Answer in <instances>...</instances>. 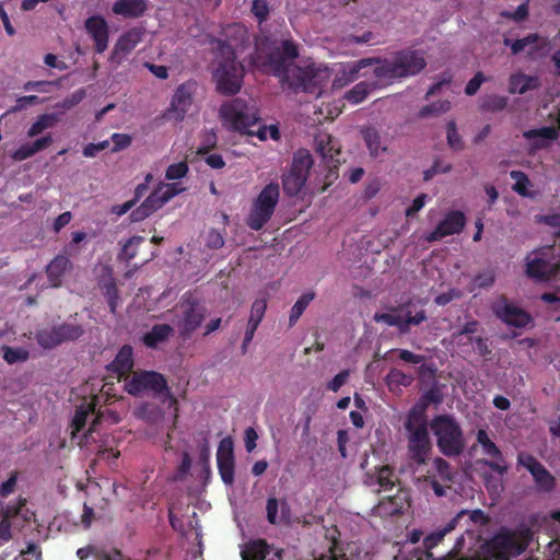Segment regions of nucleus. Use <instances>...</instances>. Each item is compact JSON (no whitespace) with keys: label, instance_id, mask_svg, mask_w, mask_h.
I'll list each match as a JSON object with an SVG mask.
<instances>
[{"label":"nucleus","instance_id":"f257e3e1","mask_svg":"<svg viewBox=\"0 0 560 560\" xmlns=\"http://www.w3.org/2000/svg\"><path fill=\"white\" fill-rule=\"evenodd\" d=\"M299 57V47L292 39L278 40L266 34L255 38L250 55L252 65L262 72L287 82L294 92L319 95L322 86L315 72L310 68L293 67Z\"/></svg>","mask_w":560,"mask_h":560},{"label":"nucleus","instance_id":"f03ea898","mask_svg":"<svg viewBox=\"0 0 560 560\" xmlns=\"http://www.w3.org/2000/svg\"><path fill=\"white\" fill-rule=\"evenodd\" d=\"M374 66L373 75L382 84H390L419 74L427 60L422 50L404 48L385 57L363 58L348 67L350 80H355L361 69Z\"/></svg>","mask_w":560,"mask_h":560},{"label":"nucleus","instance_id":"7ed1b4c3","mask_svg":"<svg viewBox=\"0 0 560 560\" xmlns=\"http://www.w3.org/2000/svg\"><path fill=\"white\" fill-rule=\"evenodd\" d=\"M244 67L237 62L233 47L224 42L217 44V67L213 80L217 91L223 95H234L240 92L243 84Z\"/></svg>","mask_w":560,"mask_h":560},{"label":"nucleus","instance_id":"20e7f679","mask_svg":"<svg viewBox=\"0 0 560 560\" xmlns=\"http://www.w3.org/2000/svg\"><path fill=\"white\" fill-rule=\"evenodd\" d=\"M430 428L436 439V446L444 456L456 457L464 452V432L454 416H435L430 422Z\"/></svg>","mask_w":560,"mask_h":560},{"label":"nucleus","instance_id":"39448f33","mask_svg":"<svg viewBox=\"0 0 560 560\" xmlns=\"http://www.w3.org/2000/svg\"><path fill=\"white\" fill-rule=\"evenodd\" d=\"M405 429L408 433L410 457L418 464H424L432 444L423 408L413 407L409 410L405 421Z\"/></svg>","mask_w":560,"mask_h":560},{"label":"nucleus","instance_id":"423d86ee","mask_svg":"<svg viewBox=\"0 0 560 560\" xmlns=\"http://www.w3.org/2000/svg\"><path fill=\"white\" fill-rule=\"evenodd\" d=\"M532 539L533 533L527 527L502 529L487 542V551L494 560H510L523 553Z\"/></svg>","mask_w":560,"mask_h":560},{"label":"nucleus","instance_id":"0eeeda50","mask_svg":"<svg viewBox=\"0 0 560 560\" xmlns=\"http://www.w3.org/2000/svg\"><path fill=\"white\" fill-rule=\"evenodd\" d=\"M219 115L231 130L247 136H254L255 130L252 128L260 120L256 106L242 98H234L222 104Z\"/></svg>","mask_w":560,"mask_h":560},{"label":"nucleus","instance_id":"6e6552de","mask_svg":"<svg viewBox=\"0 0 560 560\" xmlns=\"http://www.w3.org/2000/svg\"><path fill=\"white\" fill-rule=\"evenodd\" d=\"M176 310L179 313L175 322L178 334L184 340L190 339L207 318L208 308L196 293L187 291L176 304Z\"/></svg>","mask_w":560,"mask_h":560},{"label":"nucleus","instance_id":"1a4fd4ad","mask_svg":"<svg viewBox=\"0 0 560 560\" xmlns=\"http://www.w3.org/2000/svg\"><path fill=\"white\" fill-rule=\"evenodd\" d=\"M280 197L278 183H269L253 201L246 224L254 231L261 230L272 218Z\"/></svg>","mask_w":560,"mask_h":560},{"label":"nucleus","instance_id":"9d476101","mask_svg":"<svg viewBox=\"0 0 560 560\" xmlns=\"http://www.w3.org/2000/svg\"><path fill=\"white\" fill-rule=\"evenodd\" d=\"M313 165V158L307 150L294 153L291 167L282 175V188L287 196L295 197L303 189Z\"/></svg>","mask_w":560,"mask_h":560},{"label":"nucleus","instance_id":"9b49d317","mask_svg":"<svg viewBox=\"0 0 560 560\" xmlns=\"http://www.w3.org/2000/svg\"><path fill=\"white\" fill-rule=\"evenodd\" d=\"M126 390L132 396H139L145 390L163 394L170 398V406H177V399L171 394L165 377L154 371L136 372L125 384Z\"/></svg>","mask_w":560,"mask_h":560},{"label":"nucleus","instance_id":"f8f14e48","mask_svg":"<svg viewBox=\"0 0 560 560\" xmlns=\"http://www.w3.org/2000/svg\"><path fill=\"white\" fill-rule=\"evenodd\" d=\"M83 335L82 325L65 322L49 328L38 329L35 332V340L44 349H54L65 342L75 341Z\"/></svg>","mask_w":560,"mask_h":560},{"label":"nucleus","instance_id":"ddd939ff","mask_svg":"<svg viewBox=\"0 0 560 560\" xmlns=\"http://www.w3.org/2000/svg\"><path fill=\"white\" fill-rule=\"evenodd\" d=\"M196 92L197 82L195 80H188L179 84L175 90L170 106L164 112L163 117L176 122L183 121L192 105Z\"/></svg>","mask_w":560,"mask_h":560},{"label":"nucleus","instance_id":"4468645a","mask_svg":"<svg viewBox=\"0 0 560 560\" xmlns=\"http://www.w3.org/2000/svg\"><path fill=\"white\" fill-rule=\"evenodd\" d=\"M517 464L530 472L538 491L549 493L555 490L556 478L535 456L522 452L517 455Z\"/></svg>","mask_w":560,"mask_h":560},{"label":"nucleus","instance_id":"2eb2a0df","mask_svg":"<svg viewBox=\"0 0 560 560\" xmlns=\"http://www.w3.org/2000/svg\"><path fill=\"white\" fill-rule=\"evenodd\" d=\"M454 474L447 460L442 457H435L432 468L427 471L424 481L439 498L446 495V490L451 488Z\"/></svg>","mask_w":560,"mask_h":560},{"label":"nucleus","instance_id":"dca6fc26","mask_svg":"<svg viewBox=\"0 0 560 560\" xmlns=\"http://www.w3.org/2000/svg\"><path fill=\"white\" fill-rule=\"evenodd\" d=\"M284 550L264 538L250 539L241 546L242 560H283Z\"/></svg>","mask_w":560,"mask_h":560},{"label":"nucleus","instance_id":"f3484780","mask_svg":"<svg viewBox=\"0 0 560 560\" xmlns=\"http://www.w3.org/2000/svg\"><path fill=\"white\" fill-rule=\"evenodd\" d=\"M492 312L497 318L515 328H524L533 319L529 313L509 303L505 296L492 304Z\"/></svg>","mask_w":560,"mask_h":560},{"label":"nucleus","instance_id":"a211bd4d","mask_svg":"<svg viewBox=\"0 0 560 560\" xmlns=\"http://www.w3.org/2000/svg\"><path fill=\"white\" fill-rule=\"evenodd\" d=\"M217 464L223 483L232 486L235 480V457L231 438H224L220 441L217 451Z\"/></svg>","mask_w":560,"mask_h":560},{"label":"nucleus","instance_id":"6ab92c4d","mask_svg":"<svg viewBox=\"0 0 560 560\" xmlns=\"http://www.w3.org/2000/svg\"><path fill=\"white\" fill-rule=\"evenodd\" d=\"M410 505V493L405 487L397 488L395 494L382 498L374 512L381 517L396 516L404 513Z\"/></svg>","mask_w":560,"mask_h":560},{"label":"nucleus","instance_id":"aec40b11","mask_svg":"<svg viewBox=\"0 0 560 560\" xmlns=\"http://www.w3.org/2000/svg\"><path fill=\"white\" fill-rule=\"evenodd\" d=\"M84 30L93 40L94 51L103 54L109 44V25L106 19L101 14L91 15L84 21Z\"/></svg>","mask_w":560,"mask_h":560},{"label":"nucleus","instance_id":"412c9836","mask_svg":"<svg viewBox=\"0 0 560 560\" xmlns=\"http://www.w3.org/2000/svg\"><path fill=\"white\" fill-rule=\"evenodd\" d=\"M526 276L538 281L550 280L558 272V266L552 264L545 252H535L526 257Z\"/></svg>","mask_w":560,"mask_h":560},{"label":"nucleus","instance_id":"4be33fe9","mask_svg":"<svg viewBox=\"0 0 560 560\" xmlns=\"http://www.w3.org/2000/svg\"><path fill=\"white\" fill-rule=\"evenodd\" d=\"M143 35L144 31L141 27H132L122 33L114 45L109 61L120 65L142 40Z\"/></svg>","mask_w":560,"mask_h":560},{"label":"nucleus","instance_id":"5701e85b","mask_svg":"<svg viewBox=\"0 0 560 560\" xmlns=\"http://www.w3.org/2000/svg\"><path fill=\"white\" fill-rule=\"evenodd\" d=\"M476 439L482 448V453L492 458V460H486L485 464L494 472L500 475L506 474L509 467L504 464L503 454L499 446L490 439L488 432L479 429Z\"/></svg>","mask_w":560,"mask_h":560},{"label":"nucleus","instance_id":"b1692460","mask_svg":"<svg viewBox=\"0 0 560 560\" xmlns=\"http://www.w3.org/2000/svg\"><path fill=\"white\" fill-rule=\"evenodd\" d=\"M466 223V218L462 211H451L438 224V226L428 236V242H436L445 236L460 233Z\"/></svg>","mask_w":560,"mask_h":560},{"label":"nucleus","instance_id":"393cba45","mask_svg":"<svg viewBox=\"0 0 560 560\" xmlns=\"http://www.w3.org/2000/svg\"><path fill=\"white\" fill-rule=\"evenodd\" d=\"M427 314L424 310L419 311L416 315H411L410 312L406 314V317L399 315H393L389 313H375L373 319L376 323H384L388 326L397 327L401 334H407L410 330V326H417L427 320Z\"/></svg>","mask_w":560,"mask_h":560},{"label":"nucleus","instance_id":"a878e982","mask_svg":"<svg viewBox=\"0 0 560 560\" xmlns=\"http://www.w3.org/2000/svg\"><path fill=\"white\" fill-rule=\"evenodd\" d=\"M27 500L23 497H19L15 502H10L0 509V516L12 525H23L24 523L31 522L34 517L32 512L26 506Z\"/></svg>","mask_w":560,"mask_h":560},{"label":"nucleus","instance_id":"bb28decb","mask_svg":"<svg viewBox=\"0 0 560 560\" xmlns=\"http://www.w3.org/2000/svg\"><path fill=\"white\" fill-rule=\"evenodd\" d=\"M133 349L130 345H124L107 369L113 374H116L118 380L125 378L127 382L131 377L129 374L133 369Z\"/></svg>","mask_w":560,"mask_h":560},{"label":"nucleus","instance_id":"cd10ccee","mask_svg":"<svg viewBox=\"0 0 560 560\" xmlns=\"http://www.w3.org/2000/svg\"><path fill=\"white\" fill-rule=\"evenodd\" d=\"M72 269V262L67 254H59L46 266V275L50 287L60 288L65 275Z\"/></svg>","mask_w":560,"mask_h":560},{"label":"nucleus","instance_id":"c85d7f7f","mask_svg":"<svg viewBox=\"0 0 560 560\" xmlns=\"http://www.w3.org/2000/svg\"><path fill=\"white\" fill-rule=\"evenodd\" d=\"M149 9L145 0H116L112 12L124 19L136 20L142 18Z\"/></svg>","mask_w":560,"mask_h":560},{"label":"nucleus","instance_id":"c756f323","mask_svg":"<svg viewBox=\"0 0 560 560\" xmlns=\"http://www.w3.org/2000/svg\"><path fill=\"white\" fill-rule=\"evenodd\" d=\"M166 201L163 198L161 189H154L145 200L130 213L131 222H140L150 217L153 212L162 208Z\"/></svg>","mask_w":560,"mask_h":560},{"label":"nucleus","instance_id":"7c9ffc66","mask_svg":"<svg viewBox=\"0 0 560 560\" xmlns=\"http://www.w3.org/2000/svg\"><path fill=\"white\" fill-rule=\"evenodd\" d=\"M98 398L96 396L92 397L91 401L88 402L85 406L81 405L74 413V417L71 422V427L73 429V432H80L86 424V420L90 415H96L95 419L93 420L90 431H94L96 424L100 421V418L102 417L101 411L98 410L96 412V406L98 404Z\"/></svg>","mask_w":560,"mask_h":560},{"label":"nucleus","instance_id":"2f4dec72","mask_svg":"<svg viewBox=\"0 0 560 560\" xmlns=\"http://www.w3.org/2000/svg\"><path fill=\"white\" fill-rule=\"evenodd\" d=\"M368 478L371 479L370 485L373 483V479L375 478V482L384 490L390 491L394 488L402 487L401 482L396 475L394 468L388 465L381 466L376 468L375 476L368 475Z\"/></svg>","mask_w":560,"mask_h":560},{"label":"nucleus","instance_id":"473e14b6","mask_svg":"<svg viewBox=\"0 0 560 560\" xmlns=\"http://www.w3.org/2000/svg\"><path fill=\"white\" fill-rule=\"evenodd\" d=\"M174 329L168 324H156L148 332L144 334L142 340L148 348H156L160 343L166 341L173 334Z\"/></svg>","mask_w":560,"mask_h":560},{"label":"nucleus","instance_id":"72a5a7b5","mask_svg":"<svg viewBox=\"0 0 560 560\" xmlns=\"http://www.w3.org/2000/svg\"><path fill=\"white\" fill-rule=\"evenodd\" d=\"M539 86L537 77H530L524 73H515L510 77L509 92L511 94H524L527 91L535 90Z\"/></svg>","mask_w":560,"mask_h":560},{"label":"nucleus","instance_id":"f704fd0d","mask_svg":"<svg viewBox=\"0 0 560 560\" xmlns=\"http://www.w3.org/2000/svg\"><path fill=\"white\" fill-rule=\"evenodd\" d=\"M382 85L377 79L375 82L361 81L345 94V100L354 105L360 104L373 90Z\"/></svg>","mask_w":560,"mask_h":560},{"label":"nucleus","instance_id":"c9c22d12","mask_svg":"<svg viewBox=\"0 0 560 560\" xmlns=\"http://www.w3.org/2000/svg\"><path fill=\"white\" fill-rule=\"evenodd\" d=\"M539 40V35L536 33H532L526 35L523 38L520 39H510L504 38L503 43L505 46H509L511 48L512 55H518L523 50H525L527 47H529L528 54L533 55L538 50V46L536 45Z\"/></svg>","mask_w":560,"mask_h":560},{"label":"nucleus","instance_id":"e433bc0d","mask_svg":"<svg viewBox=\"0 0 560 560\" xmlns=\"http://www.w3.org/2000/svg\"><path fill=\"white\" fill-rule=\"evenodd\" d=\"M361 132L372 156L377 158L387 150L386 145L382 143L380 132L374 127H364Z\"/></svg>","mask_w":560,"mask_h":560},{"label":"nucleus","instance_id":"4c0bfd02","mask_svg":"<svg viewBox=\"0 0 560 560\" xmlns=\"http://www.w3.org/2000/svg\"><path fill=\"white\" fill-rule=\"evenodd\" d=\"M315 149L325 160H332L335 155L340 153L339 149L336 148L334 138L329 133H319L315 138Z\"/></svg>","mask_w":560,"mask_h":560},{"label":"nucleus","instance_id":"58836bf2","mask_svg":"<svg viewBox=\"0 0 560 560\" xmlns=\"http://www.w3.org/2000/svg\"><path fill=\"white\" fill-rule=\"evenodd\" d=\"M413 376L398 369H390L385 376V384L390 392L399 390L401 387H408L412 384Z\"/></svg>","mask_w":560,"mask_h":560},{"label":"nucleus","instance_id":"ea45409f","mask_svg":"<svg viewBox=\"0 0 560 560\" xmlns=\"http://www.w3.org/2000/svg\"><path fill=\"white\" fill-rule=\"evenodd\" d=\"M58 119L55 114H43L31 125L27 130V136L34 138L48 128H52Z\"/></svg>","mask_w":560,"mask_h":560},{"label":"nucleus","instance_id":"a19ab883","mask_svg":"<svg viewBox=\"0 0 560 560\" xmlns=\"http://www.w3.org/2000/svg\"><path fill=\"white\" fill-rule=\"evenodd\" d=\"M315 293L307 292L302 294L299 300L294 303L290 311L289 326L292 327L296 324L299 318L302 316L308 304L314 300Z\"/></svg>","mask_w":560,"mask_h":560},{"label":"nucleus","instance_id":"79ce46f5","mask_svg":"<svg viewBox=\"0 0 560 560\" xmlns=\"http://www.w3.org/2000/svg\"><path fill=\"white\" fill-rule=\"evenodd\" d=\"M508 105V97L501 95H487L480 103L482 112L497 113L503 110Z\"/></svg>","mask_w":560,"mask_h":560},{"label":"nucleus","instance_id":"37998d69","mask_svg":"<svg viewBox=\"0 0 560 560\" xmlns=\"http://www.w3.org/2000/svg\"><path fill=\"white\" fill-rule=\"evenodd\" d=\"M144 242L143 236L135 235L131 236L126 244L122 246L119 254V258L129 262L137 256L138 247Z\"/></svg>","mask_w":560,"mask_h":560},{"label":"nucleus","instance_id":"c03bdc74","mask_svg":"<svg viewBox=\"0 0 560 560\" xmlns=\"http://www.w3.org/2000/svg\"><path fill=\"white\" fill-rule=\"evenodd\" d=\"M451 108V102L447 101V100H440L438 102H433L431 104H428L425 106H423L420 112H419V116L420 117H428L430 115H438V114H441V113H446L448 112Z\"/></svg>","mask_w":560,"mask_h":560},{"label":"nucleus","instance_id":"a18cd8bd","mask_svg":"<svg viewBox=\"0 0 560 560\" xmlns=\"http://www.w3.org/2000/svg\"><path fill=\"white\" fill-rule=\"evenodd\" d=\"M510 176L515 180L512 187L513 190L523 197L528 196L527 187L529 185V179L527 175L522 171H511Z\"/></svg>","mask_w":560,"mask_h":560},{"label":"nucleus","instance_id":"49530a36","mask_svg":"<svg viewBox=\"0 0 560 560\" xmlns=\"http://www.w3.org/2000/svg\"><path fill=\"white\" fill-rule=\"evenodd\" d=\"M28 357H30L28 351L23 348H12V347L3 348V359L9 364L24 362L28 359Z\"/></svg>","mask_w":560,"mask_h":560},{"label":"nucleus","instance_id":"de8ad7c7","mask_svg":"<svg viewBox=\"0 0 560 560\" xmlns=\"http://www.w3.org/2000/svg\"><path fill=\"white\" fill-rule=\"evenodd\" d=\"M446 138L448 145L455 150L459 151L464 148V143L462 137L459 136L456 127V122L454 120H450L446 126Z\"/></svg>","mask_w":560,"mask_h":560},{"label":"nucleus","instance_id":"09e8293b","mask_svg":"<svg viewBox=\"0 0 560 560\" xmlns=\"http://www.w3.org/2000/svg\"><path fill=\"white\" fill-rule=\"evenodd\" d=\"M280 510V501L275 498L270 497L267 499L266 502V517L269 524L271 525H280L281 520H279V512Z\"/></svg>","mask_w":560,"mask_h":560},{"label":"nucleus","instance_id":"8fccbe9b","mask_svg":"<svg viewBox=\"0 0 560 560\" xmlns=\"http://www.w3.org/2000/svg\"><path fill=\"white\" fill-rule=\"evenodd\" d=\"M250 11L258 23L261 24L268 20L270 8L266 0H253Z\"/></svg>","mask_w":560,"mask_h":560},{"label":"nucleus","instance_id":"3c124183","mask_svg":"<svg viewBox=\"0 0 560 560\" xmlns=\"http://www.w3.org/2000/svg\"><path fill=\"white\" fill-rule=\"evenodd\" d=\"M524 138L532 140L536 138H544L548 140H555L558 136L557 130L553 127H542L538 129H529L524 132Z\"/></svg>","mask_w":560,"mask_h":560},{"label":"nucleus","instance_id":"603ef678","mask_svg":"<svg viewBox=\"0 0 560 560\" xmlns=\"http://www.w3.org/2000/svg\"><path fill=\"white\" fill-rule=\"evenodd\" d=\"M188 164L183 161L175 164H171L165 172V178L168 180L180 179L188 173Z\"/></svg>","mask_w":560,"mask_h":560},{"label":"nucleus","instance_id":"864d4df0","mask_svg":"<svg viewBox=\"0 0 560 560\" xmlns=\"http://www.w3.org/2000/svg\"><path fill=\"white\" fill-rule=\"evenodd\" d=\"M266 308H267L266 300H255L252 305L248 323L259 326L260 322L262 320V318L265 316Z\"/></svg>","mask_w":560,"mask_h":560},{"label":"nucleus","instance_id":"5fc2aeb1","mask_svg":"<svg viewBox=\"0 0 560 560\" xmlns=\"http://www.w3.org/2000/svg\"><path fill=\"white\" fill-rule=\"evenodd\" d=\"M254 136H256L261 141H265L268 138H270L272 140H279L280 139V130H279L278 126H276V125H270V126L261 125L258 127L257 130H255Z\"/></svg>","mask_w":560,"mask_h":560},{"label":"nucleus","instance_id":"6e6d98bb","mask_svg":"<svg viewBox=\"0 0 560 560\" xmlns=\"http://www.w3.org/2000/svg\"><path fill=\"white\" fill-rule=\"evenodd\" d=\"M470 342L474 345L475 351L482 358L489 360L492 354V350L488 345V339L482 337H476L470 339Z\"/></svg>","mask_w":560,"mask_h":560},{"label":"nucleus","instance_id":"4d7b16f0","mask_svg":"<svg viewBox=\"0 0 560 560\" xmlns=\"http://www.w3.org/2000/svg\"><path fill=\"white\" fill-rule=\"evenodd\" d=\"M487 81V78L481 71H478L465 86V93L469 96L475 95L480 89L481 84Z\"/></svg>","mask_w":560,"mask_h":560},{"label":"nucleus","instance_id":"13d9d810","mask_svg":"<svg viewBox=\"0 0 560 560\" xmlns=\"http://www.w3.org/2000/svg\"><path fill=\"white\" fill-rule=\"evenodd\" d=\"M495 281V276L492 270H487L483 272L478 273L475 279L474 283L481 289H487L493 285Z\"/></svg>","mask_w":560,"mask_h":560},{"label":"nucleus","instance_id":"bf43d9fd","mask_svg":"<svg viewBox=\"0 0 560 560\" xmlns=\"http://www.w3.org/2000/svg\"><path fill=\"white\" fill-rule=\"evenodd\" d=\"M39 103V97L37 95H25L16 98L15 105L9 110V113H16L25 109L27 106L35 105Z\"/></svg>","mask_w":560,"mask_h":560},{"label":"nucleus","instance_id":"052dcab7","mask_svg":"<svg viewBox=\"0 0 560 560\" xmlns=\"http://www.w3.org/2000/svg\"><path fill=\"white\" fill-rule=\"evenodd\" d=\"M110 139L114 143V147L112 149L113 152L124 150L128 148L132 142V138L126 133H113Z\"/></svg>","mask_w":560,"mask_h":560},{"label":"nucleus","instance_id":"680f3d73","mask_svg":"<svg viewBox=\"0 0 560 560\" xmlns=\"http://www.w3.org/2000/svg\"><path fill=\"white\" fill-rule=\"evenodd\" d=\"M422 399L425 405H428V404L439 405L443 401V395L441 393V389L436 385H433L423 393Z\"/></svg>","mask_w":560,"mask_h":560},{"label":"nucleus","instance_id":"e2e57ef3","mask_svg":"<svg viewBox=\"0 0 560 560\" xmlns=\"http://www.w3.org/2000/svg\"><path fill=\"white\" fill-rule=\"evenodd\" d=\"M349 375L350 373L348 370L339 372L331 381L327 383V389L337 393L347 383Z\"/></svg>","mask_w":560,"mask_h":560},{"label":"nucleus","instance_id":"0e129e2a","mask_svg":"<svg viewBox=\"0 0 560 560\" xmlns=\"http://www.w3.org/2000/svg\"><path fill=\"white\" fill-rule=\"evenodd\" d=\"M206 245L211 249L221 248L224 245L223 235L214 229L210 230L207 234Z\"/></svg>","mask_w":560,"mask_h":560},{"label":"nucleus","instance_id":"69168bd1","mask_svg":"<svg viewBox=\"0 0 560 560\" xmlns=\"http://www.w3.org/2000/svg\"><path fill=\"white\" fill-rule=\"evenodd\" d=\"M18 482V472L13 471L9 479L0 485V497L8 498L15 490Z\"/></svg>","mask_w":560,"mask_h":560},{"label":"nucleus","instance_id":"338daca9","mask_svg":"<svg viewBox=\"0 0 560 560\" xmlns=\"http://www.w3.org/2000/svg\"><path fill=\"white\" fill-rule=\"evenodd\" d=\"M190 467H191V458L187 452H184L182 462L177 468L174 479L175 480L183 479L189 472Z\"/></svg>","mask_w":560,"mask_h":560},{"label":"nucleus","instance_id":"774afa93","mask_svg":"<svg viewBox=\"0 0 560 560\" xmlns=\"http://www.w3.org/2000/svg\"><path fill=\"white\" fill-rule=\"evenodd\" d=\"M21 557L23 560H40L42 550L37 544L31 542L25 550L21 551Z\"/></svg>","mask_w":560,"mask_h":560}]
</instances>
